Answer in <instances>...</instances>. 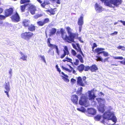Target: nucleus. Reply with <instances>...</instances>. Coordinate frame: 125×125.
Wrapping results in <instances>:
<instances>
[{
  "instance_id": "nucleus-47",
  "label": "nucleus",
  "mask_w": 125,
  "mask_h": 125,
  "mask_svg": "<svg viewBox=\"0 0 125 125\" xmlns=\"http://www.w3.org/2000/svg\"><path fill=\"white\" fill-rule=\"evenodd\" d=\"M42 16V15L41 14H37L35 15L34 16V18L35 19H37L39 17H41Z\"/></svg>"
},
{
  "instance_id": "nucleus-51",
  "label": "nucleus",
  "mask_w": 125,
  "mask_h": 125,
  "mask_svg": "<svg viewBox=\"0 0 125 125\" xmlns=\"http://www.w3.org/2000/svg\"><path fill=\"white\" fill-rule=\"evenodd\" d=\"M63 79L66 82H68L69 81V80L68 79V78L65 77L63 76Z\"/></svg>"
},
{
  "instance_id": "nucleus-52",
  "label": "nucleus",
  "mask_w": 125,
  "mask_h": 125,
  "mask_svg": "<svg viewBox=\"0 0 125 125\" xmlns=\"http://www.w3.org/2000/svg\"><path fill=\"white\" fill-rule=\"evenodd\" d=\"M76 81V80L74 78H72L71 80V82L72 84H74L75 83Z\"/></svg>"
},
{
  "instance_id": "nucleus-15",
  "label": "nucleus",
  "mask_w": 125,
  "mask_h": 125,
  "mask_svg": "<svg viewBox=\"0 0 125 125\" xmlns=\"http://www.w3.org/2000/svg\"><path fill=\"white\" fill-rule=\"evenodd\" d=\"M4 88L5 89L6 91H9L10 90V83L9 82H5L3 85Z\"/></svg>"
},
{
  "instance_id": "nucleus-48",
  "label": "nucleus",
  "mask_w": 125,
  "mask_h": 125,
  "mask_svg": "<svg viewBox=\"0 0 125 125\" xmlns=\"http://www.w3.org/2000/svg\"><path fill=\"white\" fill-rule=\"evenodd\" d=\"M49 21V19L48 18L45 19L43 21L44 24L48 23Z\"/></svg>"
},
{
  "instance_id": "nucleus-30",
  "label": "nucleus",
  "mask_w": 125,
  "mask_h": 125,
  "mask_svg": "<svg viewBox=\"0 0 125 125\" xmlns=\"http://www.w3.org/2000/svg\"><path fill=\"white\" fill-rule=\"evenodd\" d=\"M101 116V115H97L94 117V119L96 121H99L100 120Z\"/></svg>"
},
{
  "instance_id": "nucleus-1",
  "label": "nucleus",
  "mask_w": 125,
  "mask_h": 125,
  "mask_svg": "<svg viewBox=\"0 0 125 125\" xmlns=\"http://www.w3.org/2000/svg\"><path fill=\"white\" fill-rule=\"evenodd\" d=\"M66 29L69 36H68L67 35H66L65 37L64 38H63V39L65 42L69 43L75 42L74 39H77L78 38V33L72 32L71 29L69 27H67Z\"/></svg>"
},
{
  "instance_id": "nucleus-6",
  "label": "nucleus",
  "mask_w": 125,
  "mask_h": 125,
  "mask_svg": "<svg viewBox=\"0 0 125 125\" xmlns=\"http://www.w3.org/2000/svg\"><path fill=\"white\" fill-rule=\"evenodd\" d=\"M72 45L73 47L76 50L77 52H79L81 53L83 57H84V55L82 50L81 48L79 43H72Z\"/></svg>"
},
{
  "instance_id": "nucleus-22",
  "label": "nucleus",
  "mask_w": 125,
  "mask_h": 125,
  "mask_svg": "<svg viewBox=\"0 0 125 125\" xmlns=\"http://www.w3.org/2000/svg\"><path fill=\"white\" fill-rule=\"evenodd\" d=\"M99 107L98 108V110L102 113H104L105 111L104 104H103L102 105H99Z\"/></svg>"
},
{
  "instance_id": "nucleus-8",
  "label": "nucleus",
  "mask_w": 125,
  "mask_h": 125,
  "mask_svg": "<svg viewBox=\"0 0 125 125\" xmlns=\"http://www.w3.org/2000/svg\"><path fill=\"white\" fill-rule=\"evenodd\" d=\"M51 40V39L49 38L48 39L47 41V43H48V46L51 48H54L56 49V52L57 53L59 54V50L57 46L50 43V40Z\"/></svg>"
},
{
  "instance_id": "nucleus-55",
  "label": "nucleus",
  "mask_w": 125,
  "mask_h": 125,
  "mask_svg": "<svg viewBox=\"0 0 125 125\" xmlns=\"http://www.w3.org/2000/svg\"><path fill=\"white\" fill-rule=\"evenodd\" d=\"M83 79L84 83H87L86 81V77L85 76H84L83 77Z\"/></svg>"
},
{
  "instance_id": "nucleus-31",
  "label": "nucleus",
  "mask_w": 125,
  "mask_h": 125,
  "mask_svg": "<svg viewBox=\"0 0 125 125\" xmlns=\"http://www.w3.org/2000/svg\"><path fill=\"white\" fill-rule=\"evenodd\" d=\"M47 11L49 12L51 15H53L55 13V11L53 9L48 10Z\"/></svg>"
},
{
  "instance_id": "nucleus-61",
  "label": "nucleus",
  "mask_w": 125,
  "mask_h": 125,
  "mask_svg": "<svg viewBox=\"0 0 125 125\" xmlns=\"http://www.w3.org/2000/svg\"><path fill=\"white\" fill-rule=\"evenodd\" d=\"M82 27V26H79V32L81 31Z\"/></svg>"
},
{
  "instance_id": "nucleus-46",
  "label": "nucleus",
  "mask_w": 125,
  "mask_h": 125,
  "mask_svg": "<svg viewBox=\"0 0 125 125\" xmlns=\"http://www.w3.org/2000/svg\"><path fill=\"white\" fill-rule=\"evenodd\" d=\"M102 53H103V55L105 57L108 56H109V54L108 52L104 51H103V52Z\"/></svg>"
},
{
  "instance_id": "nucleus-50",
  "label": "nucleus",
  "mask_w": 125,
  "mask_h": 125,
  "mask_svg": "<svg viewBox=\"0 0 125 125\" xmlns=\"http://www.w3.org/2000/svg\"><path fill=\"white\" fill-rule=\"evenodd\" d=\"M97 46V45L95 43H94L93 44V45L92 47V50L93 51L94 48L95 47H96Z\"/></svg>"
},
{
  "instance_id": "nucleus-2",
  "label": "nucleus",
  "mask_w": 125,
  "mask_h": 125,
  "mask_svg": "<svg viewBox=\"0 0 125 125\" xmlns=\"http://www.w3.org/2000/svg\"><path fill=\"white\" fill-rule=\"evenodd\" d=\"M102 2H104V4L106 6L112 7V4L116 7L121 4L122 2V0H100Z\"/></svg>"
},
{
  "instance_id": "nucleus-9",
  "label": "nucleus",
  "mask_w": 125,
  "mask_h": 125,
  "mask_svg": "<svg viewBox=\"0 0 125 125\" xmlns=\"http://www.w3.org/2000/svg\"><path fill=\"white\" fill-rule=\"evenodd\" d=\"M78 97L76 94H73L71 97V101L74 104H78Z\"/></svg>"
},
{
  "instance_id": "nucleus-16",
  "label": "nucleus",
  "mask_w": 125,
  "mask_h": 125,
  "mask_svg": "<svg viewBox=\"0 0 125 125\" xmlns=\"http://www.w3.org/2000/svg\"><path fill=\"white\" fill-rule=\"evenodd\" d=\"M67 65L71 69V70L69 69L68 68H66L65 67H64L63 66V69H64L66 71L68 72H71V71H73V73H74L75 74L76 73V71H75L73 69V68L71 66L68 64H67Z\"/></svg>"
},
{
  "instance_id": "nucleus-19",
  "label": "nucleus",
  "mask_w": 125,
  "mask_h": 125,
  "mask_svg": "<svg viewBox=\"0 0 125 125\" xmlns=\"http://www.w3.org/2000/svg\"><path fill=\"white\" fill-rule=\"evenodd\" d=\"M98 70V68L95 64L92 65L90 66V71L92 72H96Z\"/></svg>"
},
{
  "instance_id": "nucleus-37",
  "label": "nucleus",
  "mask_w": 125,
  "mask_h": 125,
  "mask_svg": "<svg viewBox=\"0 0 125 125\" xmlns=\"http://www.w3.org/2000/svg\"><path fill=\"white\" fill-rule=\"evenodd\" d=\"M30 2V0H21L20 3L21 4H23L25 3H28L29 2Z\"/></svg>"
},
{
  "instance_id": "nucleus-29",
  "label": "nucleus",
  "mask_w": 125,
  "mask_h": 125,
  "mask_svg": "<svg viewBox=\"0 0 125 125\" xmlns=\"http://www.w3.org/2000/svg\"><path fill=\"white\" fill-rule=\"evenodd\" d=\"M20 53L21 54V59L24 60H26L27 58V56L24 54L22 52H21Z\"/></svg>"
},
{
  "instance_id": "nucleus-45",
  "label": "nucleus",
  "mask_w": 125,
  "mask_h": 125,
  "mask_svg": "<svg viewBox=\"0 0 125 125\" xmlns=\"http://www.w3.org/2000/svg\"><path fill=\"white\" fill-rule=\"evenodd\" d=\"M114 58L115 59H119L122 60L123 59V57L122 56H117L115 57H114Z\"/></svg>"
},
{
  "instance_id": "nucleus-13",
  "label": "nucleus",
  "mask_w": 125,
  "mask_h": 125,
  "mask_svg": "<svg viewBox=\"0 0 125 125\" xmlns=\"http://www.w3.org/2000/svg\"><path fill=\"white\" fill-rule=\"evenodd\" d=\"M13 10L12 8H10L9 9L6 10L5 11V15L6 17L11 15L13 13Z\"/></svg>"
},
{
  "instance_id": "nucleus-53",
  "label": "nucleus",
  "mask_w": 125,
  "mask_h": 125,
  "mask_svg": "<svg viewBox=\"0 0 125 125\" xmlns=\"http://www.w3.org/2000/svg\"><path fill=\"white\" fill-rule=\"evenodd\" d=\"M120 62L121 63L125 65V58L123 60L120 61Z\"/></svg>"
},
{
  "instance_id": "nucleus-14",
  "label": "nucleus",
  "mask_w": 125,
  "mask_h": 125,
  "mask_svg": "<svg viewBox=\"0 0 125 125\" xmlns=\"http://www.w3.org/2000/svg\"><path fill=\"white\" fill-rule=\"evenodd\" d=\"M87 112L88 114L93 115H95L96 113L95 109L92 108L88 109Z\"/></svg>"
},
{
  "instance_id": "nucleus-4",
  "label": "nucleus",
  "mask_w": 125,
  "mask_h": 125,
  "mask_svg": "<svg viewBox=\"0 0 125 125\" xmlns=\"http://www.w3.org/2000/svg\"><path fill=\"white\" fill-rule=\"evenodd\" d=\"M79 103L81 105H83L87 107L89 105L88 98L86 95L83 94L79 100Z\"/></svg>"
},
{
  "instance_id": "nucleus-64",
  "label": "nucleus",
  "mask_w": 125,
  "mask_h": 125,
  "mask_svg": "<svg viewBox=\"0 0 125 125\" xmlns=\"http://www.w3.org/2000/svg\"><path fill=\"white\" fill-rule=\"evenodd\" d=\"M63 75H64V76H65V77H67V78H68V76L67 75L63 73Z\"/></svg>"
},
{
  "instance_id": "nucleus-62",
  "label": "nucleus",
  "mask_w": 125,
  "mask_h": 125,
  "mask_svg": "<svg viewBox=\"0 0 125 125\" xmlns=\"http://www.w3.org/2000/svg\"><path fill=\"white\" fill-rule=\"evenodd\" d=\"M41 5L42 6V7L44 8L46 5L43 2L42 4L41 3Z\"/></svg>"
},
{
  "instance_id": "nucleus-54",
  "label": "nucleus",
  "mask_w": 125,
  "mask_h": 125,
  "mask_svg": "<svg viewBox=\"0 0 125 125\" xmlns=\"http://www.w3.org/2000/svg\"><path fill=\"white\" fill-rule=\"evenodd\" d=\"M109 58H110L109 57H107V58H105L104 60H103V62H105L106 61L108 62L109 61H108V59Z\"/></svg>"
},
{
  "instance_id": "nucleus-63",
  "label": "nucleus",
  "mask_w": 125,
  "mask_h": 125,
  "mask_svg": "<svg viewBox=\"0 0 125 125\" xmlns=\"http://www.w3.org/2000/svg\"><path fill=\"white\" fill-rule=\"evenodd\" d=\"M9 91H4V92L6 94L8 97H9Z\"/></svg>"
},
{
  "instance_id": "nucleus-12",
  "label": "nucleus",
  "mask_w": 125,
  "mask_h": 125,
  "mask_svg": "<svg viewBox=\"0 0 125 125\" xmlns=\"http://www.w3.org/2000/svg\"><path fill=\"white\" fill-rule=\"evenodd\" d=\"M29 10L31 14L33 15L35 13V12L36 10V7L34 6L31 5L29 7Z\"/></svg>"
},
{
  "instance_id": "nucleus-44",
  "label": "nucleus",
  "mask_w": 125,
  "mask_h": 125,
  "mask_svg": "<svg viewBox=\"0 0 125 125\" xmlns=\"http://www.w3.org/2000/svg\"><path fill=\"white\" fill-rule=\"evenodd\" d=\"M79 61L78 59H76L75 60V61L74 62V64L76 66L77 65L79 64Z\"/></svg>"
},
{
  "instance_id": "nucleus-10",
  "label": "nucleus",
  "mask_w": 125,
  "mask_h": 125,
  "mask_svg": "<svg viewBox=\"0 0 125 125\" xmlns=\"http://www.w3.org/2000/svg\"><path fill=\"white\" fill-rule=\"evenodd\" d=\"M92 90L89 91H88L89 99L91 100H94L96 97L94 94H93V95L92 94Z\"/></svg>"
},
{
  "instance_id": "nucleus-58",
  "label": "nucleus",
  "mask_w": 125,
  "mask_h": 125,
  "mask_svg": "<svg viewBox=\"0 0 125 125\" xmlns=\"http://www.w3.org/2000/svg\"><path fill=\"white\" fill-rule=\"evenodd\" d=\"M118 33V32L117 31H115L113 33H111L110 35H116Z\"/></svg>"
},
{
  "instance_id": "nucleus-43",
  "label": "nucleus",
  "mask_w": 125,
  "mask_h": 125,
  "mask_svg": "<svg viewBox=\"0 0 125 125\" xmlns=\"http://www.w3.org/2000/svg\"><path fill=\"white\" fill-rule=\"evenodd\" d=\"M71 53L74 56H76V51L73 49L71 50Z\"/></svg>"
},
{
  "instance_id": "nucleus-27",
  "label": "nucleus",
  "mask_w": 125,
  "mask_h": 125,
  "mask_svg": "<svg viewBox=\"0 0 125 125\" xmlns=\"http://www.w3.org/2000/svg\"><path fill=\"white\" fill-rule=\"evenodd\" d=\"M23 23L24 26L26 27L28 26L30 23V21L28 20H23Z\"/></svg>"
},
{
  "instance_id": "nucleus-24",
  "label": "nucleus",
  "mask_w": 125,
  "mask_h": 125,
  "mask_svg": "<svg viewBox=\"0 0 125 125\" xmlns=\"http://www.w3.org/2000/svg\"><path fill=\"white\" fill-rule=\"evenodd\" d=\"M50 31V34L49 35L50 37L55 34L56 31V30L55 28H52Z\"/></svg>"
},
{
  "instance_id": "nucleus-26",
  "label": "nucleus",
  "mask_w": 125,
  "mask_h": 125,
  "mask_svg": "<svg viewBox=\"0 0 125 125\" xmlns=\"http://www.w3.org/2000/svg\"><path fill=\"white\" fill-rule=\"evenodd\" d=\"M76 57L78 58L80 60V62L82 63L84 62V61L82 57L80 54H78L76 56Z\"/></svg>"
},
{
  "instance_id": "nucleus-5",
  "label": "nucleus",
  "mask_w": 125,
  "mask_h": 125,
  "mask_svg": "<svg viewBox=\"0 0 125 125\" xmlns=\"http://www.w3.org/2000/svg\"><path fill=\"white\" fill-rule=\"evenodd\" d=\"M33 35L32 33L28 32H26L22 33L21 35V37L24 39L27 40H29L30 38L32 37Z\"/></svg>"
},
{
  "instance_id": "nucleus-28",
  "label": "nucleus",
  "mask_w": 125,
  "mask_h": 125,
  "mask_svg": "<svg viewBox=\"0 0 125 125\" xmlns=\"http://www.w3.org/2000/svg\"><path fill=\"white\" fill-rule=\"evenodd\" d=\"M28 29L31 31H34L35 29V27L32 25L29 26Z\"/></svg>"
},
{
  "instance_id": "nucleus-38",
  "label": "nucleus",
  "mask_w": 125,
  "mask_h": 125,
  "mask_svg": "<svg viewBox=\"0 0 125 125\" xmlns=\"http://www.w3.org/2000/svg\"><path fill=\"white\" fill-rule=\"evenodd\" d=\"M77 110L79 111H82L83 112H84L85 111V108L83 107H81V108H77Z\"/></svg>"
},
{
  "instance_id": "nucleus-40",
  "label": "nucleus",
  "mask_w": 125,
  "mask_h": 125,
  "mask_svg": "<svg viewBox=\"0 0 125 125\" xmlns=\"http://www.w3.org/2000/svg\"><path fill=\"white\" fill-rule=\"evenodd\" d=\"M72 61V60L71 59L69 58H68L67 57H66V58L65 59L63 60V61L64 62H65V61H66L67 62H71V61Z\"/></svg>"
},
{
  "instance_id": "nucleus-17",
  "label": "nucleus",
  "mask_w": 125,
  "mask_h": 125,
  "mask_svg": "<svg viewBox=\"0 0 125 125\" xmlns=\"http://www.w3.org/2000/svg\"><path fill=\"white\" fill-rule=\"evenodd\" d=\"M96 100L97 101L99 105H101L103 104H104L105 102L104 99H102L100 98H96Z\"/></svg>"
},
{
  "instance_id": "nucleus-59",
  "label": "nucleus",
  "mask_w": 125,
  "mask_h": 125,
  "mask_svg": "<svg viewBox=\"0 0 125 125\" xmlns=\"http://www.w3.org/2000/svg\"><path fill=\"white\" fill-rule=\"evenodd\" d=\"M119 22H121V23H122L123 25L124 26H125V21H123L122 20H120L119 21Z\"/></svg>"
},
{
  "instance_id": "nucleus-20",
  "label": "nucleus",
  "mask_w": 125,
  "mask_h": 125,
  "mask_svg": "<svg viewBox=\"0 0 125 125\" xmlns=\"http://www.w3.org/2000/svg\"><path fill=\"white\" fill-rule=\"evenodd\" d=\"M78 24L79 26H82L83 23V16H81L78 19Z\"/></svg>"
},
{
  "instance_id": "nucleus-56",
  "label": "nucleus",
  "mask_w": 125,
  "mask_h": 125,
  "mask_svg": "<svg viewBox=\"0 0 125 125\" xmlns=\"http://www.w3.org/2000/svg\"><path fill=\"white\" fill-rule=\"evenodd\" d=\"M43 2L46 5H48L50 4L48 0H46L45 1H44Z\"/></svg>"
},
{
  "instance_id": "nucleus-35",
  "label": "nucleus",
  "mask_w": 125,
  "mask_h": 125,
  "mask_svg": "<svg viewBox=\"0 0 125 125\" xmlns=\"http://www.w3.org/2000/svg\"><path fill=\"white\" fill-rule=\"evenodd\" d=\"M60 33L61 34V37L62 38V28H61L60 31L58 30L56 34L57 35H59Z\"/></svg>"
},
{
  "instance_id": "nucleus-18",
  "label": "nucleus",
  "mask_w": 125,
  "mask_h": 125,
  "mask_svg": "<svg viewBox=\"0 0 125 125\" xmlns=\"http://www.w3.org/2000/svg\"><path fill=\"white\" fill-rule=\"evenodd\" d=\"M105 49L104 48H97L95 49L94 52L97 53L98 55H99L100 54L102 53L103 51Z\"/></svg>"
},
{
  "instance_id": "nucleus-7",
  "label": "nucleus",
  "mask_w": 125,
  "mask_h": 125,
  "mask_svg": "<svg viewBox=\"0 0 125 125\" xmlns=\"http://www.w3.org/2000/svg\"><path fill=\"white\" fill-rule=\"evenodd\" d=\"M11 18L12 21L15 22H18L20 21V17L17 12L12 16Z\"/></svg>"
},
{
  "instance_id": "nucleus-57",
  "label": "nucleus",
  "mask_w": 125,
  "mask_h": 125,
  "mask_svg": "<svg viewBox=\"0 0 125 125\" xmlns=\"http://www.w3.org/2000/svg\"><path fill=\"white\" fill-rule=\"evenodd\" d=\"M5 17H6L0 14V19H4L5 18Z\"/></svg>"
},
{
  "instance_id": "nucleus-11",
  "label": "nucleus",
  "mask_w": 125,
  "mask_h": 125,
  "mask_svg": "<svg viewBox=\"0 0 125 125\" xmlns=\"http://www.w3.org/2000/svg\"><path fill=\"white\" fill-rule=\"evenodd\" d=\"M77 83L78 85L82 86H84L85 84L83 82L82 79L80 76H79L77 78Z\"/></svg>"
},
{
  "instance_id": "nucleus-39",
  "label": "nucleus",
  "mask_w": 125,
  "mask_h": 125,
  "mask_svg": "<svg viewBox=\"0 0 125 125\" xmlns=\"http://www.w3.org/2000/svg\"><path fill=\"white\" fill-rule=\"evenodd\" d=\"M89 70H90V66H86L85 67L84 70L85 71H88Z\"/></svg>"
},
{
  "instance_id": "nucleus-3",
  "label": "nucleus",
  "mask_w": 125,
  "mask_h": 125,
  "mask_svg": "<svg viewBox=\"0 0 125 125\" xmlns=\"http://www.w3.org/2000/svg\"><path fill=\"white\" fill-rule=\"evenodd\" d=\"M103 117L104 119L107 120H111L115 123L117 121V119L114 114L110 112H105L103 114Z\"/></svg>"
},
{
  "instance_id": "nucleus-34",
  "label": "nucleus",
  "mask_w": 125,
  "mask_h": 125,
  "mask_svg": "<svg viewBox=\"0 0 125 125\" xmlns=\"http://www.w3.org/2000/svg\"><path fill=\"white\" fill-rule=\"evenodd\" d=\"M82 90L83 88L82 87H80V89H78V90L76 91V94H79V95H81L82 94Z\"/></svg>"
},
{
  "instance_id": "nucleus-32",
  "label": "nucleus",
  "mask_w": 125,
  "mask_h": 125,
  "mask_svg": "<svg viewBox=\"0 0 125 125\" xmlns=\"http://www.w3.org/2000/svg\"><path fill=\"white\" fill-rule=\"evenodd\" d=\"M27 4H25L21 6V9L22 12L24 11L25 7L27 5Z\"/></svg>"
},
{
  "instance_id": "nucleus-23",
  "label": "nucleus",
  "mask_w": 125,
  "mask_h": 125,
  "mask_svg": "<svg viewBox=\"0 0 125 125\" xmlns=\"http://www.w3.org/2000/svg\"><path fill=\"white\" fill-rule=\"evenodd\" d=\"M64 52V53L63 54V58L66 55H68L69 53L68 47L66 46L64 47V50H63Z\"/></svg>"
},
{
  "instance_id": "nucleus-41",
  "label": "nucleus",
  "mask_w": 125,
  "mask_h": 125,
  "mask_svg": "<svg viewBox=\"0 0 125 125\" xmlns=\"http://www.w3.org/2000/svg\"><path fill=\"white\" fill-rule=\"evenodd\" d=\"M37 23L39 26H42L44 24L43 21H39L37 22Z\"/></svg>"
},
{
  "instance_id": "nucleus-49",
  "label": "nucleus",
  "mask_w": 125,
  "mask_h": 125,
  "mask_svg": "<svg viewBox=\"0 0 125 125\" xmlns=\"http://www.w3.org/2000/svg\"><path fill=\"white\" fill-rule=\"evenodd\" d=\"M55 67L57 70V71L59 72V73H60L61 72V70H60V68L58 67V64L56 65Z\"/></svg>"
},
{
  "instance_id": "nucleus-21",
  "label": "nucleus",
  "mask_w": 125,
  "mask_h": 125,
  "mask_svg": "<svg viewBox=\"0 0 125 125\" xmlns=\"http://www.w3.org/2000/svg\"><path fill=\"white\" fill-rule=\"evenodd\" d=\"M84 67L85 66L83 64H81L77 66V69L80 72H82L84 70Z\"/></svg>"
},
{
  "instance_id": "nucleus-33",
  "label": "nucleus",
  "mask_w": 125,
  "mask_h": 125,
  "mask_svg": "<svg viewBox=\"0 0 125 125\" xmlns=\"http://www.w3.org/2000/svg\"><path fill=\"white\" fill-rule=\"evenodd\" d=\"M96 57L97 58L96 60L97 61H100L103 62V59L101 57L99 56H96Z\"/></svg>"
},
{
  "instance_id": "nucleus-25",
  "label": "nucleus",
  "mask_w": 125,
  "mask_h": 125,
  "mask_svg": "<svg viewBox=\"0 0 125 125\" xmlns=\"http://www.w3.org/2000/svg\"><path fill=\"white\" fill-rule=\"evenodd\" d=\"M95 8L96 10L99 11H101L102 10V7L100 6L97 3H96L95 6Z\"/></svg>"
},
{
  "instance_id": "nucleus-60",
  "label": "nucleus",
  "mask_w": 125,
  "mask_h": 125,
  "mask_svg": "<svg viewBox=\"0 0 125 125\" xmlns=\"http://www.w3.org/2000/svg\"><path fill=\"white\" fill-rule=\"evenodd\" d=\"M124 48L123 46L120 45H119L117 47V48L118 49H122V48Z\"/></svg>"
},
{
  "instance_id": "nucleus-42",
  "label": "nucleus",
  "mask_w": 125,
  "mask_h": 125,
  "mask_svg": "<svg viewBox=\"0 0 125 125\" xmlns=\"http://www.w3.org/2000/svg\"><path fill=\"white\" fill-rule=\"evenodd\" d=\"M39 56L41 58V60L43 61V62L45 63H46V62L45 60V58L44 56H42L41 55H39Z\"/></svg>"
},
{
  "instance_id": "nucleus-36",
  "label": "nucleus",
  "mask_w": 125,
  "mask_h": 125,
  "mask_svg": "<svg viewBox=\"0 0 125 125\" xmlns=\"http://www.w3.org/2000/svg\"><path fill=\"white\" fill-rule=\"evenodd\" d=\"M52 2L56 3L58 4H60V0H49Z\"/></svg>"
}]
</instances>
